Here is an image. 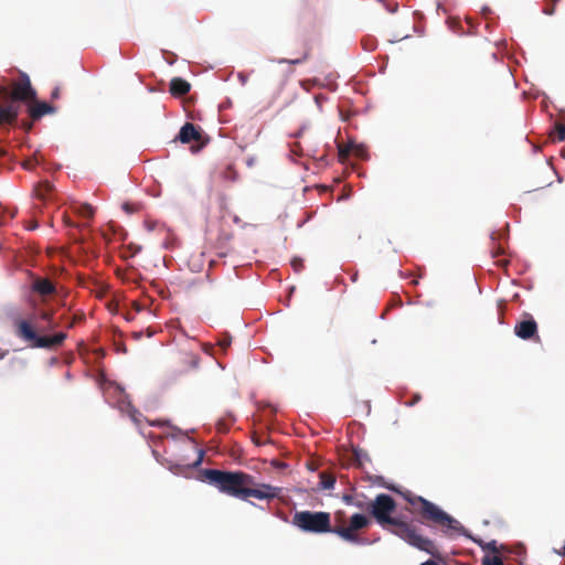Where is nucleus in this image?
<instances>
[{"mask_svg": "<svg viewBox=\"0 0 565 565\" xmlns=\"http://www.w3.org/2000/svg\"><path fill=\"white\" fill-rule=\"evenodd\" d=\"M36 97V90L30 77L23 72L8 85H0V129L8 131L10 126L17 124L22 105L28 106L32 120H39L44 115L55 113V107L45 102H39Z\"/></svg>", "mask_w": 565, "mask_h": 565, "instance_id": "f257e3e1", "label": "nucleus"}, {"mask_svg": "<svg viewBox=\"0 0 565 565\" xmlns=\"http://www.w3.org/2000/svg\"><path fill=\"white\" fill-rule=\"evenodd\" d=\"M343 512H337L334 515V525L331 524V514L324 511H297L292 515L291 523L302 532L322 534L333 533L343 541L361 544L364 540L360 532L370 526V519L361 513L353 514L349 523L342 519Z\"/></svg>", "mask_w": 565, "mask_h": 565, "instance_id": "f03ea898", "label": "nucleus"}, {"mask_svg": "<svg viewBox=\"0 0 565 565\" xmlns=\"http://www.w3.org/2000/svg\"><path fill=\"white\" fill-rule=\"evenodd\" d=\"M205 477L221 492L241 500H247L250 497L270 500L277 498L281 492V488L268 483H257L252 475L244 471L207 469Z\"/></svg>", "mask_w": 565, "mask_h": 565, "instance_id": "7ed1b4c3", "label": "nucleus"}, {"mask_svg": "<svg viewBox=\"0 0 565 565\" xmlns=\"http://www.w3.org/2000/svg\"><path fill=\"white\" fill-rule=\"evenodd\" d=\"M395 509L396 503L394 499L385 493L377 494L369 504L371 515L384 530L390 531L409 545L435 555L436 547L434 542L420 535L414 524L391 516Z\"/></svg>", "mask_w": 565, "mask_h": 565, "instance_id": "20e7f679", "label": "nucleus"}, {"mask_svg": "<svg viewBox=\"0 0 565 565\" xmlns=\"http://www.w3.org/2000/svg\"><path fill=\"white\" fill-rule=\"evenodd\" d=\"M405 499L411 505V512L418 516L420 523L430 527H438L447 535H459L461 533L462 526L460 522L435 503L412 493H407Z\"/></svg>", "mask_w": 565, "mask_h": 565, "instance_id": "39448f33", "label": "nucleus"}, {"mask_svg": "<svg viewBox=\"0 0 565 565\" xmlns=\"http://www.w3.org/2000/svg\"><path fill=\"white\" fill-rule=\"evenodd\" d=\"M486 552L481 565H504L507 562H514L523 565L526 561V548L522 543L513 545L498 544L492 540L483 546Z\"/></svg>", "mask_w": 565, "mask_h": 565, "instance_id": "423d86ee", "label": "nucleus"}, {"mask_svg": "<svg viewBox=\"0 0 565 565\" xmlns=\"http://www.w3.org/2000/svg\"><path fill=\"white\" fill-rule=\"evenodd\" d=\"M17 335L29 343L31 348L54 349L60 348L67 338L65 332H57L52 337L39 335L33 324L28 320H20L17 323Z\"/></svg>", "mask_w": 565, "mask_h": 565, "instance_id": "0eeeda50", "label": "nucleus"}, {"mask_svg": "<svg viewBox=\"0 0 565 565\" xmlns=\"http://www.w3.org/2000/svg\"><path fill=\"white\" fill-rule=\"evenodd\" d=\"M514 333L523 339L529 340L537 337V323L529 313H524V319L519 321L514 327Z\"/></svg>", "mask_w": 565, "mask_h": 565, "instance_id": "6e6552de", "label": "nucleus"}, {"mask_svg": "<svg viewBox=\"0 0 565 565\" xmlns=\"http://www.w3.org/2000/svg\"><path fill=\"white\" fill-rule=\"evenodd\" d=\"M299 50L297 51L298 56L295 58H280L279 63H287L290 65H299L309 60L311 55V43L308 39L301 38L297 41Z\"/></svg>", "mask_w": 565, "mask_h": 565, "instance_id": "1a4fd4ad", "label": "nucleus"}, {"mask_svg": "<svg viewBox=\"0 0 565 565\" xmlns=\"http://www.w3.org/2000/svg\"><path fill=\"white\" fill-rule=\"evenodd\" d=\"M31 290L41 297L55 294L56 288L49 278L36 277L33 279Z\"/></svg>", "mask_w": 565, "mask_h": 565, "instance_id": "9d476101", "label": "nucleus"}, {"mask_svg": "<svg viewBox=\"0 0 565 565\" xmlns=\"http://www.w3.org/2000/svg\"><path fill=\"white\" fill-rule=\"evenodd\" d=\"M178 139L182 143L199 141L201 139V134L200 130L192 122H185L180 129Z\"/></svg>", "mask_w": 565, "mask_h": 565, "instance_id": "9b49d317", "label": "nucleus"}, {"mask_svg": "<svg viewBox=\"0 0 565 565\" xmlns=\"http://www.w3.org/2000/svg\"><path fill=\"white\" fill-rule=\"evenodd\" d=\"M190 83L181 77H174L170 82V93L173 96H184L190 92Z\"/></svg>", "mask_w": 565, "mask_h": 565, "instance_id": "f8f14e48", "label": "nucleus"}, {"mask_svg": "<svg viewBox=\"0 0 565 565\" xmlns=\"http://www.w3.org/2000/svg\"><path fill=\"white\" fill-rule=\"evenodd\" d=\"M53 191V184L49 181L39 182L34 188V194L39 200L45 201Z\"/></svg>", "mask_w": 565, "mask_h": 565, "instance_id": "ddd939ff", "label": "nucleus"}, {"mask_svg": "<svg viewBox=\"0 0 565 565\" xmlns=\"http://www.w3.org/2000/svg\"><path fill=\"white\" fill-rule=\"evenodd\" d=\"M335 478L332 475H328L327 472L320 473V482L319 488L323 490H330L334 487Z\"/></svg>", "mask_w": 565, "mask_h": 565, "instance_id": "4468645a", "label": "nucleus"}, {"mask_svg": "<svg viewBox=\"0 0 565 565\" xmlns=\"http://www.w3.org/2000/svg\"><path fill=\"white\" fill-rule=\"evenodd\" d=\"M553 142H562L565 140V126L561 122H556L554 131L550 135Z\"/></svg>", "mask_w": 565, "mask_h": 565, "instance_id": "2eb2a0df", "label": "nucleus"}, {"mask_svg": "<svg viewBox=\"0 0 565 565\" xmlns=\"http://www.w3.org/2000/svg\"><path fill=\"white\" fill-rule=\"evenodd\" d=\"M40 163L39 152H34L31 158H28L22 162V167L25 170H33Z\"/></svg>", "mask_w": 565, "mask_h": 565, "instance_id": "dca6fc26", "label": "nucleus"}, {"mask_svg": "<svg viewBox=\"0 0 565 565\" xmlns=\"http://www.w3.org/2000/svg\"><path fill=\"white\" fill-rule=\"evenodd\" d=\"M353 143L339 145V159L344 161L352 153Z\"/></svg>", "mask_w": 565, "mask_h": 565, "instance_id": "f3484780", "label": "nucleus"}, {"mask_svg": "<svg viewBox=\"0 0 565 565\" xmlns=\"http://www.w3.org/2000/svg\"><path fill=\"white\" fill-rule=\"evenodd\" d=\"M221 177L224 181L233 182L237 178V172L233 169L232 166H227L221 173Z\"/></svg>", "mask_w": 565, "mask_h": 565, "instance_id": "a211bd4d", "label": "nucleus"}, {"mask_svg": "<svg viewBox=\"0 0 565 565\" xmlns=\"http://www.w3.org/2000/svg\"><path fill=\"white\" fill-rule=\"evenodd\" d=\"M353 457L354 461L360 467L363 465L364 460H369L367 454L364 450L358 448L353 449Z\"/></svg>", "mask_w": 565, "mask_h": 565, "instance_id": "6ab92c4d", "label": "nucleus"}, {"mask_svg": "<svg viewBox=\"0 0 565 565\" xmlns=\"http://www.w3.org/2000/svg\"><path fill=\"white\" fill-rule=\"evenodd\" d=\"M78 214L83 217H87V218H90L93 217L94 215V209L92 207V205L85 203V204H82L79 207H78Z\"/></svg>", "mask_w": 565, "mask_h": 565, "instance_id": "aec40b11", "label": "nucleus"}, {"mask_svg": "<svg viewBox=\"0 0 565 565\" xmlns=\"http://www.w3.org/2000/svg\"><path fill=\"white\" fill-rule=\"evenodd\" d=\"M53 315H54V312H53V311H49V310H42V311L39 313L40 318H41L43 321H46V322L49 323L50 329L55 328V326H54V324H52Z\"/></svg>", "mask_w": 565, "mask_h": 565, "instance_id": "412c9836", "label": "nucleus"}, {"mask_svg": "<svg viewBox=\"0 0 565 565\" xmlns=\"http://www.w3.org/2000/svg\"><path fill=\"white\" fill-rule=\"evenodd\" d=\"M352 153L360 159H364L366 157V149L362 145L353 143Z\"/></svg>", "mask_w": 565, "mask_h": 565, "instance_id": "4be33fe9", "label": "nucleus"}, {"mask_svg": "<svg viewBox=\"0 0 565 565\" xmlns=\"http://www.w3.org/2000/svg\"><path fill=\"white\" fill-rule=\"evenodd\" d=\"M232 343V338L228 334H225L217 341V345L220 349L225 352Z\"/></svg>", "mask_w": 565, "mask_h": 565, "instance_id": "5701e85b", "label": "nucleus"}, {"mask_svg": "<svg viewBox=\"0 0 565 565\" xmlns=\"http://www.w3.org/2000/svg\"><path fill=\"white\" fill-rule=\"evenodd\" d=\"M130 418L131 420L137 425V426H140L141 422L143 420V415L137 411V409H131L130 413Z\"/></svg>", "mask_w": 565, "mask_h": 565, "instance_id": "b1692460", "label": "nucleus"}, {"mask_svg": "<svg viewBox=\"0 0 565 565\" xmlns=\"http://www.w3.org/2000/svg\"><path fill=\"white\" fill-rule=\"evenodd\" d=\"M559 0H547V3L543 8V12L547 15H552L555 12V6Z\"/></svg>", "mask_w": 565, "mask_h": 565, "instance_id": "393cba45", "label": "nucleus"}, {"mask_svg": "<svg viewBox=\"0 0 565 565\" xmlns=\"http://www.w3.org/2000/svg\"><path fill=\"white\" fill-rule=\"evenodd\" d=\"M189 358V364L191 367H196L199 364V356L192 353H184Z\"/></svg>", "mask_w": 565, "mask_h": 565, "instance_id": "a878e982", "label": "nucleus"}, {"mask_svg": "<svg viewBox=\"0 0 565 565\" xmlns=\"http://www.w3.org/2000/svg\"><path fill=\"white\" fill-rule=\"evenodd\" d=\"M291 265L296 271H300L303 268V264L301 259H294Z\"/></svg>", "mask_w": 565, "mask_h": 565, "instance_id": "bb28decb", "label": "nucleus"}, {"mask_svg": "<svg viewBox=\"0 0 565 565\" xmlns=\"http://www.w3.org/2000/svg\"><path fill=\"white\" fill-rule=\"evenodd\" d=\"M122 209L129 214L135 213L137 211L136 207L130 203H124Z\"/></svg>", "mask_w": 565, "mask_h": 565, "instance_id": "cd10ccee", "label": "nucleus"}, {"mask_svg": "<svg viewBox=\"0 0 565 565\" xmlns=\"http://www.w3.org/2000/svg\"><path fill=\"white\" fill-rule=\"evenodd\" d=\"M0 211H3V213H8L9 218H13L17 214V210H6L0 206Z\"/></svg>", "mask_w": 565, "mask_h": 565, "instance_id": "c85d7f7f", "label": "nucleus"}, {"mask_svg": "<svg viewBox=\"0 0 565 565\" xmlns=\"http://www.w3.org/2000/svg\"><path fill=\"white\" fill-rule=\"evenodd\" d=\"M202 458H203V451L201 450V451L199 452L198 459H196V460L194 461V463H193V467H198L199 465H201V462H202Z\"/></svg>", "mask_w": 565, "mask_h": 565, "instance_id": "c756f323", "label": "nucleus"}, {"mask_svg": "<svg viewBox=\"0 0 565 565\" xmlns=\"http://www.w3.org/2000/svg\"><path fill=\"white\" fill-rule=\"evenodd\" d=\"M52 99H56L60 97V87H55L51 94Z\"/></svg>", "mask_w": 565, "mask_h": 565, "instance_id": "7c9ffc66", "label": "nucleus"}, {"mask_svg": "<svg viewBox=\"0 0 565 565\" xmlns=\"http://www.w3.org/2000/svg\"><path fill=\"white\" fill-rule=\"evenodd\" d=\"M492 257H497L498 255L503 253V249L501 247L495 248V250H492Z\"/></svg>", "mask_w": 565, "mask_h": 565, "instance_id": "2f4dec72", "label": "nucleus"}, {"mask_svg": "<svg viewBox=\"0 0 565 565\" xmlns=\"http://www.w3.org/2000/svg\"><path fill=\"white\" fill-rule=\"evenodd\" d=\"M273 465L279 469L281 468H285L286 467V463L285 462H281V461H274Z\"/></svg>", "mask_w": 565, "mask_h": 565, "instance_id": "473e14b6", "label": "nucleus"}, {"mask_svg": "<svg viewBox=\"0 0 565 565\" xmlns=\"http://www.w3.org/2000/svg\"><path fill=\"white\" fill-rule=\"evenodd\" d=\"M23 128H24L26 131L31 130V128H32V122H29V121L23 122Z\"/></svg>", "mask_w": 565, "mask_h": 565, "instance_id": "72a5a7b5", "label": "nucleus"}, {"mask_svg": "<svg viewBox=\"0 0 565 565\" xmlns=\"http://www.w3.org/2000/svg\"><path fill=\"white\" fill-rule=\"evenodd\" d=\"M420 565H437V563L433 559H428V561L423 562Z\"/></svg>", "mask_w": 565, "mask_h": 565, "instance_id": "f704fd0d", "label": "nucleus"}, {"mask_svg": "<svg viewBox=\"0 0 565 565\" xmlns=\"http://www.w3.org/2000/svg\"><path fill=\"white\" fill-rule=\"evenodd\" d=\"M132 335L135 339L139 340L142 337V332H134Z\"/></svg>", "mask_w": 565, "mask_h": 565, "instance_id": "c9c22d12", "label": "nucleus"}, {"mask_svg": "<svg viewBox=\"0 0 565 565\" xmlns=\"http://www.w3.org/2000/svg\"><path fill=\"white\" fill-rule=\"evenodd\" d=\"M561 156L565 159V147L561 150Z\"/></svg>", "mask_w": 565, "mask_h": 565, "instance_id": "e433bc0d", "label": "nucleus"}, {"mask_svg": "<svg viewBox=\"0 0 565 565\" xmlns=\"http://www.w3.org/2000/svg\"><path fill=\"white\" fill-rule=\"evenodd\" d=\"M74 324H75L74 321H71V322H68L67 328H73Z\"/></svg>", "mask_w": 565, "mask_h": 565, "instance_id": "4c0bfd02", "label": "nucleus"}, {"mask_svg": "<svg viewBox=\"0 0 565 565\" xmlns=\"http://www.w3.org/2000/svg\"><path fill=\"white\" fill-rule=\"evenodd\" d=\"M77 320H81V317H74V318L72 319V321H74V323H76V321H77Z\"/></svg>", "mask_w": 565, "mask_h": 565, "instance_id": "58836bf2", "label": "nucleus"}, {"mask_svg": "<svg viewBox=\"0 0 565 565\" xmlns=\"http://www.w3.org/2000/svg\"><path fill=\"white\" fill-rule=\"evenodd\" d=\"M77 320H81V317H74V318L72 319V321H74V323H76V321H77Z\"/></svg>", "mask_w": 565, "mask_h": 565, "instance_id": "ea45409f", "label": "nucleus"}, {"mask_svg": "<svg viewBox=\"0 0 565 565\" xmlns=\"http://www.w3.org/2000/svg\"><path fill=\"white\" fill-rule=\"evenodd\" d=\"M499 264L500 265H505V264H508V262L507 260H499Z\"/></svg>", "mask_w": 565, "mask_h": 565, "instance_id": "a19ab883", "label": "nucleus"}, {"mask_svg": "<svg viewBox=\"0 0 565 565\" xmlns=\"http://www.w3.org/2000/svg\"><path fill=\"white\" fill-rule=\"evenodd\" d=\"M30 228H31V230L36 228V224L31 223V227H30Z\"/></svg>", "mask_w": 565, "mask_h": 565, "instance_id": "79ce46f5", "label": "nucleus"}, {"mask_svg": "<svg viewBox=\"0 0 565 565\" xmlns=\"http://www.w3.org/2000/svg\"><path fill=\"white\" fill-rule=\"evenodd\" d=\"M30 228H31V230L36 228V224L31 223V227H30Z\"/></svg>", "mask_w": 565, "mask_h": 565, "instance_id": "37998d69", "label": "nucleus"}, {"mask_svg": "<svg viewBox=\"0 0 565 565\" xmlns=\"http://www.w3.org/2000/svg\"><path fill=\"white\" fill-rule=\"evenodd\" d=\"M149 425H150V426H153V425H158V424H157V423H154V422H149Z\"/></svg>", "mask_w": 565, "mask_h": 565, "instance_id": "c03bdc74", "label": "nucleus"}, {"mask_svg": "<svg viewBox=\"0 0 565 565\" xmlns=\"http://www.w3.org/2000/svg\"><path fill=\"white\" fill-rule=\"evenodd\" d=\"M136 309H137V311L141 310L140 306H138V305H136Z\"/></svg>", "mask_w": 565, "mask_h": 565, "instance_id": "a18cd8bd", "label": "nucleus"}, {"mask_svg": "<svg viewBox=\"0 0 565 565\" xmlns=\"http://www.w3.org/2000/svg\"><path fill=\"white\" fill-rule=\"evenodd\" d=\"M225 429H226L225 426L224 427H221V426L218 427V430H225Z\"/></svg>", "mask_w": 565, "mask_h": 565, "instance_id": "49530a36", "label": "nucleus"}, {"mask_svg": "<svg viewBox=\"0 0 565 565\" xmlns=\"http://www.w3.org/2000/svg\"><path fill=\"white\" fill-rule=\"evenodd\" d=\"M0 223H4V220L0 217Z\"/></svg>", "mask_w": 565, "mask_h": 565, "instance_id": "de8ad7c7", "label": "nucleus"}, {"mask_svg": "<svg viewBox=\"0 0 565 565\" xmlns=\"http://www.w3.org/2000/svg\"><path fill=\"white\" fill-rule=\"evenodd\" d=\"M2 358V355H0V359Z\"/></svg>", "mask_w": 565, "mask_h": 565, "instance_id": "09e8293b", "label": "nucleus"}]
</instances>
